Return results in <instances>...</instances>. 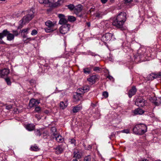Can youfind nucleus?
<instances>
[{
    "mask_svg": "<svg viewBox=\"0 0 161 161\" xmlns=\"http://www.w3.org/2000/svg\"><path fill=\"white\" fill-rule=\"evenodd\" d=\"M89 89V87L88 86H84L81 88L78 89L76 92V95L74 96V98L75 99V101H78L80 100L81 98V94L84 93L88 92Z\"/></svg>",
    "mask_w": 161,
    "mask_h": 161,
    "instance_id": "1",
    "label": "nucleus"
},
{
    "mask_svg": "<svg viewBox=\"0 0 161 161\" xmlns=\"http://www.w3.org/2000/svg\"><path fill=\"white\" fill-rule=\"evenodd\" d=\"M52 0H39V2L41 4H49L51 7H56L60 5L64 2V0H58L57 2H52Z\"/></svg>",
    "mask_w": 161,
    "mask_h": 161,
    "instance_id": "2",
    "label": "nucleus"
},
{
    "mask_svg": "<svg viewBox=\"0 0 161 161\" xmlns=\"http://www.w3.org/2000/svg\"><path fill=\"white\" fill-rule=\"evenodd\" d=\"M45 25L47 27L45 28L44 30L47 32H51L57 29L55 24L53 23L50 20H48L45 22Z\"/></svg>",
    "mask_w": 161,
    "mask_h": 161,
    "instance_id": "3",
    "label": "nucleus"
},
{
    "mask_svg": "<svg viewBox=\"0 0 161 161\" xmlns=\"http://www.w3.org/2000/svg\"><path fill=\"white\" fill-rule=\"evenodd\" d=\"M28 12L29 13V14L23 17L21 23H23L25 24V23H28L31 20L33 17L34 13L32 10H30L28 11Z\"/></svg>",
    "mask_w": 161,
    "mask_h": 161,
    "instance_id": "4",
    "label": "nucleus"
},
{
    "mask_svg": "<svg viewBox=\"0 0 161 161\" xmlns=\"http://www.w3.org/2000/svg\"><path fill=\"white\" fill-rule=\"evenodd\" d=\"M3 36H7V40L9 41H11L14 39V35L11 33L6 29L3 30L2 31Z\"/></svg>",
    "mask_w": 161,
    "mask_h": 161,
    "instance_id": "5",
    "label": "nucleus"
},
{
    "mask_svg": "<svg viewBox=\"0 0 161 161\" xmlns=\"http://www.w3.org/2000/svg\"><path fill=\"white\" fill-rule=\"evenodd\" d=\"M70 25L69 24H64L59 28L60 32L63 34L67 33L69 30Z\"/></svg>",
    "mask_w": 161,
    "mask_h": 161,
    "instance_id": "6",
    "label": "nucleus"
},
{
    "mask_svg": "<svg viewBox=\"0 0 161 161\" xmlns=\"http://www.w3.org/2000/svg\"><path fill=\"white\" fill-rule=\"evenodd\" d=\"M113 34L109 33H107L103 35L101 38L102 40L104 43L111 40L113 36Z\"/></svg>",
    "mask_w": 161,
    "mask_h": 161,
    "instance_id": "7",
    "label": "nucleus"
},
{
    "mask_svg": "<svg viewBox=\"0 0 161 161\" xmlns=\"http://www.w3.org/2000/svg\"><path fill=\"white\" fill-rule=\"evenodd\" d=\"M126 15L125 12H121L118 15L116 18L124 24L126 19Z\"/></svg>",
    "mask_w": 161,
    "mask_h": 161,
    "instance_id": "8",
    "label": "nucleus"
},
{
    "mask_svg": "<svg viewBox=\"0 0 161 161\" xmlns=\"http://www.w3.org/2000/svg\"><path fill=\"white\" fill-rule=\"evenodd\" d=\"M146 101L142 98H139L136 100L135 104L139 107H143L146 105Z\"/></svg>",
    "mask_w": 161,
    "mask_h": 161,
    "instance_id": "9",
    "label": "nucleus"
},
{
    "mask_svg": "<svg viewBox=\"0 0 161 161\" xmlns=\"http://www.w3.org/2000/svg\"><path fill=\"white\" fill-rule=\"evenodd\" d=\"M10 70L9 69L4 68L2 69H0V77L4 78L7 76Z\"/></svg>",
    "mask_w": 161,
    "mask_h": 161,
    "instance_id": "10",
    "label": "nucleus"
},
{
    "mask_svg": "<svg viewBox=\"0 0 161 161\" xmlns=\"http://www.w3.org/2000/svg\"><path fill=\"white\" fill-rule=\"evenodd\" d=\"M124 24L116 18L112 22L113 25L118 28H121Z\"/></svg>",
    "mask_w": 161,
    "mask_h": 161,
    "instance_id": "11",
    "label": "nucleus"
},
{
    "mask_svg": "<svg viewBox=\"0 0 161 161\" xmlns=\"http://www.w3.org/2000/svg\"><path fill=\"white\" fill-rule=\"evenodd\" d=\"M139 125V126H137V127L140 129V135L143 134L147 131V127L145 124H140Z\"/></svg>",
    "mask_w": 161,
    "mask_h": 161,
    "instance_id": "12",
    "label": "nucleus"
},
{
    "mask_svg": "<svg viewBox=\"0 0 161 161\" xmlns=\"http://www.w3.org/2000/svg\"><path fill=\"white\" fill-rule=\"evenodd\" d=\"M58 17L60 18V20L59 23L60 25H64V24H67V20L65 18L64 16L61 14H59Z\"/></svg>",
    "mask_w": 161,
    "mask_h": 161,
    "instance_id": "13",
    "label": "nucleus"
},
{
    "mask_svg": "<svg viewBox=\"0 0 161 161\" xmlns=\"http://www.w3.org/2000/svg\"><path fill=\"white\" fill-rule=\"evenodd\" d=\"M40 103V102L38 100L32 99L30 101L29 106L31 108H32L37 106Z\"/></svg>",
    "mask_w": 161,
    "mask_h": 161,
    "instance_id": "14",
    "label": "nucleus"
},
{
    "mask_svg": "<svg viewBox=\"0 0 161 161\" xmlns=\"http://www.w3.org/2000/svg\"><path fill=\"white\" fill-rule=\"evenodd\" d=\"M82 9V6L81 4H79L75 7L74 12L76 14L78 15L79 13L81 12Z\"/></svg>",
    "mask_w": 161,
    "mask_h": 161,
    "instance_id": "15",
    "label": "nucleus"
},
{
    "mask_svg": "<svg viewBox=\"0 0 161 161\" xmlns=\"http://www.w3.org/2000/svg\"><path fill=\"white\" fill-rule=\"evenodd\" d=\"M25 129L29 131L33 130L35 129V125L33 124H28L25 126Z\"/></svg>",
    "mask_w": 161,
    "mask_h": 161,
    "instance_id": "16",
    "label": "nucleus"
},
{
    "mask_svg": "<svg viewBox=\"0 0 161 161\" xmlns=\"http://www.w3.org/2000/svg\"><path fill=\"white\" fill-rule=\"evenodd\" d=\"M136 92V89L134 86H133L129 91L128 96L129 97H131L133 95H134Z\"/></svg>",
    "mask_w": 161,
    "mask_h": 161,
    "instance_id": "17",
    "label": "nucleus"
},
{
    "mask_svg": "<svg viewBox=\"0 0 161 161\" xmlns=\"http://www.w3.org/2000/svg\"><path fill=\"white\" fill-rule=\"evenodd\" d=\"M97 79V77L96 75H94L88 78L87 80L89 81L90 84H93L95 83Z\"/></svg>",
    "mask_w": 161,
    "mask_h": 161,
    "instance_id": "18",
    "label": "nucleus"
},
{
    "mask_svg": "<svg viewBox=\"0 0 161 161\" xmlns=\"http://www.w3.org/2000/svg\"><path fill=\"white\" fill-rule=\"evenodd\" d=\"M135 115H141L144 113V111L140 108H137L133 111Z\"/></svg>",
    "mask_w": 161,
    "mask_h": 161,
    "instance_id": "19",
    "label": "nucleus"
},
{
    "mask_svg": "<svg viewBox=\"0 0 161 161\" xmlns=\"http://www.w3.org/2000/svg\"><path fill=\"white\" fill-rule=\"evenodd\" d=\"M82 106L80 105H79L73 107L72 111L74 113H76L78 112L82 109Z\"/></svg>",
    "mask_w": 161,
    "mask_h": 161,
    "instance_id": "20",
    "label": "nucleus"
},
{
    "mask_svg": "<svg viewBox=\"0 0 161 161\" xmlns=\"http://www.w3.org/2000/svg\"><path fill=\"white\" fill-rule=\"evenodd\" d=\"M74 157L80 158L81 157V153L78 150H75L74 152Z\"/></svg>",
    "mask_w": 161,
    "mask_h": 161,
    "instance_id": "21",
    "label": "nucleus"
},
{
    "mask_svg": "<svg viewBox=\"0 0 161 161\" xmlns=\"http://www.w3.org/2000/svg\"><path fill=\"white\" fill-rule=\"evenodd\" d=\"M139 126V124L137 125L133 129V132L136 134L140 135V129L137 127V126Z\"/></svg>",
    "mask_w": 161,
    "mask_h": 161,
    "instance_id": "22",
    "label": "nucleus"
},
{
    "mask_svg": "<svg viewBox=\"0 0 161 161\" xmlns=\"http://www.w3.org/2000/svg\"><path fill=\"white\" fill-rule=\"evenodd\" d=\"M52 140H55L56 141H61L63 139V137L60 135L58 134L56 135V136H54L52 137Z\"/></svg>",
    "mask_w": 161,
    "mask_h": 161,
    "instance_id": "23",
    "label": "nucleus"
},
{
    "mask_svg": "<svg viewBox=\"0 0 161 161\" xmlns=\"http://www.w3.org/2000/svg\"><path fill=\"white\" fill-rule=\"evenodd\" d=\"M56 130V129L55 127H53L51 128V131L52 137L54 136H56V135L57 134Z\"/></svg>",
    "mask_w": 161,
    "mask_h": 161,
    "instance_id": "24",
    "label": "nucleus"
},
{
    "mask_svg": "<svg viewBox=\"0 0 161 161\" xmlns=\"http://www.w3.org/2000/svg\"><path fill=\"white\" fill-rule=\"evenodd\" d=\"M63 149L60 146L58 147L56 149V153L57 154L61 153L63 151Z\"/></svg>",
    "mask_w": 161,
    "mask_h": 161,
    "instance_id": "25",
    "label": "nucleus"
},
{
    "mask_svg": "<svg viewBox=\"0 0 161 161\" xmlns=\"http://www.w3.org/2000/svg\"><path fill=\"white\" fill-rule=\"evenodd\" d=\"M91 70L90 68H86L83 69V72L86 74H89L91 73Z\"/></svg>",
    "mask_w": 161,
    "mask_h": 161,
    "instance_id": "26",
    "label": "nucleus"
},
{
    "mask_svg": "<svg viewBox=\"0 0 161 161\" xmlns=\"http://www.w3.org/2000/svg\"><path fill=\"white\" fill-rule=\"evenodd\" d=\"M151 75L154 79L160 77H161V72L157 74H153Z\"/></svg>",
    "mask_w": 161,
    "mask_h": 161,
    "instance_id": "27",
    "label": "nucleus"
},
{
    "mask_svg": "<svg viewBox=\"0 0 161 161\" xmlns=\"http://www.w3.org/2000/svg\"><path fill=\"white\" fill-rule=\"evenodd\" d=\"M154 104L156 106H159L161 104V100L160 98H158L153 102Z\"/></svg>",
    "mask_w": 161,
    "mask_h": 161,
    "instance_id": "28",
    "label": "nucleus"
},
{
    "mask_svg": "<svg viewBox=\"0 0 161 161\" xmlns=\"http://www.w3.org/2000/svg\"><path fill=\"white\" fill-rule=\"evenodd\" d=\"M68 19L69 21L73 22L76 20V18L72 16H69L68 17Z\"/></svg>",
    "mask_w": 161,
    "mask_h": 161,
    "instance_id": "29",
    "label": "nucleus"
},
{
    "mask_svg": "<svg viewBox=\"0 0 161 161\" xmlns=\"http://www.w3.org/2000/svg\"><path fill=\"white\" fill-rule=\"evenodd\" d=\"M31 150L34 151H37L39 150L38 147H37L36 145H34L33 146H31Z\"/></svg>",
    "mask_w": 161,
    "mask_h": 161,
    "instance_id": "30",
    "label": "nucleus"
},
{
    "mask_svg": "<svg viewBox=\"0 0 161 161\" xmlns=\"http://www.w3.org/2000/svg\"><path fill=\"white\" fill-rule=\"evenodd\" d=\"M42 130L41 129L40 130L37 129L35 131V133L36 136H40L41 135V132Z\"/></svg>",
    "mask_w": 161,
    "mask_h": 161,
    "instance_id": "31",
    "label": "nucleus"
},
{
    "mask_svg": "<svg viewBox=\"0 0 161 161\" xmlns=\"http://www.w3.org/2000/svg\"><path fill=\"white\" fill-rule=\"evenodd\" d=\"M130 129H124L123 130H122L120 131H119V132L121 133H125L126 134H129L130 133Z\"/></svg>",
    "mask_w": 161,
    "mask_h": 161,
    "instance_id": "32",
    "label": "nucleus"
},
{
    "mask_svg": "<svg viewBox=\"0 0 161 161\" xmlns=\"http://www.w3.org/2000/svg\"><path fill=\"white\" fill-rule=\"evenodd\" d=\"M30 28H27L24 29H23L21 30V32L23 33H25L26 34H28L29 33V31L30 30Z\"/></svg>",
    "mask_w": 161,
    "mask_h": 161,
    "instance_id": "33",
    "label": "nucleus"
},
{
    "mask_svg": "<svg viewBox=\"0 0 161 161\" xmlns=\"http://www.w3.org/2000/svg\"><path fill=\"white\" fill-rule=\"evenodd\" d=\"M67 106V104H65L64 103V102H60V107L62 109H64L66 106Z\"/></svg>",
    "mask_w": 161,
    "mask_h": 161,
    "instance_id": "34",
    "label": "nucleus"
},
{
    "mask_svg": "<svg viewBox=\"0 0 161 161\" xmlns=\"http://www.w3.org/2000/svg\"><path fill=\"white\" fill-rule=\"evenodd\" d=\"M21 13L19 12L17 13H15L13 14V16L14 18H18L21 16Z\"/></svg>",
    "mask_w": 161,
    "mask_h": 161,
    "instance_id": "35",
    "label": "nucleus"
},
{
    "mask_svg": "<svg viewBox=\"0 0 161 161\" xmlns=\"http://www.w3.org/2000/svg\"><path fill=\"white\" fill-rule=\"evenodd\" d=\"M5 80L8 85L9 86L11 85V82L9 78L7 77L5 78Z\"/></svg>",
    "mask_w": 161,
    "mask_h": 161,
    "instance_id": "36",
    "label": "nucleus"
},
{
    "mask_svg": "<svg viewBox=\"0 0 161 161\" xmlns=\"http://www.w3.org/2000/svg\"><path fill=\"white\" fill-rule=\"evenodd\" d=\"M67 7L70 10H74L75 8V7L73 4H70L69 5L67 6Z\"/></svg>",
    "mask_w": 161,
    "mask_h": 161,
    "instance_id": "37",
    "label": "nucleus"
},
{
    "mask_svg": "<svg viewBox=\"0 0 161 161\" xmlns=\"http://www.w3.org/2000/svg\"><path fill=\"white\" fill-rule=\"evenodd\" d=\"M3 34L2 32L0 33V44H3L4 43V42L2 40V38H3Z\"/></svg>",
    "mask_w": 161,
    "mask_h": 161,
    "instance_id": "38",
    "label": "nucleus"
},
{
    "mask_svg": "<svg viewBox=\"0 0 161 161\" xmlns=\"http://www.w3.org/2000/svg\"><path fill=\"white\" fill-rule=\"evenodd\" d=\"M37 33V31L35 29L33 30L31 32V34L32 36H35Z\"/></svg>",
    "mask_w": 161,
    "mask_h": 161,
    "instance_id": "39",
    "label": "nucleus"
},
{
    "mask_svg": "<svg viewBox=\"0 0 161 161\" xmlns=\"http://www.w3.org/2000/svg\"><path fill=\"white\" fill-rule=\"evenodd\" d=\"M41 110V108L39 106L35 107V111L36 112H39Z\"/></svg>",
    "mask_w": 161,
    "mask_h": 161,
    "instance_id": "40",
    "label": "nucleus"
},
{
    "mask_svg": "<svg viewBox=\"0 0 161 161\" xmlns=\"http://www.w3.org/2000/svg\"><path fill=\"white\" fill-rule=\"evenodd\" d=\"M91 158L90 156H88L85 158L84 161H91Z\"/></svg>",
    "mask_w": 161,
    "mask_h": 161,
    "instance_id": "41",
    "label": "nucleus"
},
{
    "mask_svg": "<svg viewBox=\"0 0 161 161\" xmlns=\"http://www.w3.org/2000/svg\"><path fill=\"white\" fill-rule=\"evenodd\" d=\"M96 104L92 103L89 109L90 110H92L93 108L96 107Z\"/></svg>",
    "mask_w": 161,
    "mask_h": 161,
    "instance_id": "42",
    "label": "nucleus"
},
{
    "mask_svg": "<svg viewBox=\"0 0 161 161\" xmlns=\"http://www.w3.org/2000/svg\"><path fill=\"white\" fill-rule=\"evenodd\" d=\"M103 96H104L105 97L107 98L108 96V93L107 92H104L103 93Z\"/></svg>",
    "mask_w": 161,
    "mask_h": 161,
    "instance_id": "43",
    "label": "nucleus"
},
{
    "mask_svg": "<svg viewBox=\"0 0 161 161\" xmlns=\"http://www.w3.org/2000/svg\"><path fill=\"white\" fill-rule=\"evenodd\" d=\"M102 14L101 13H98L96 14V17L99 18H102Z\"/></svg>",
    "mask_w": 161,
    "mask_h": 161,
    "instance_id": "44",
    "label": "nucleus"
},
{
    "mask_svg": "<svg viewBox=\"0 0 161 161\" xmlns=\"http://www.w3.org/2000/svg\"><path fill=\"white\" fill-rule=\"evenodd\" d=\"M48 134V132L47 130L44 131L42 133V135L44 137L45 136H47Z\"/></svg>",
    "mask_w": 161,
    "mask_h": 161,
    "instance_id": "45",
    "label": "nucleus"
},
{
    "mask_svg": "<svg viewBox=\"0 0 161 161\" xmlns=\"http://www.w3.org/2000/svg\"><path fill=\"white\" fill-rule=\"evenodd\" d=\"M101 68L98 67H95L93 69V70L95 71H100Z\"/></svg>",
    "mask_w": 161,
    "mask_h": 161,
    "instance_id": "46",
    "label": "nucleus"
},
{
    "mask_svg": "<svg viewBox=\"0 0 161 161\" xmlns=\"http://www.w3.org/2000/svg\"><path fill=\"white\" fill-rule=\"evenodd\" d=\"M13 34L14 35V36H17L19 35V33L17 31H12Z\"/></svg>",
    "mask_w": 161,
    "mask_h": 161,
    "instance_id": "47",
    "label": "nucleus"
},
{
    "mask_svg": "<svg viewBox=\"0 0 161 161\" xmlns=\"http://www.w3.org/2000/svg\"><path fill=\"white\" fill-rule=\"evenodd\" d=\"M89 53V54L91 55L92 56H95L97 55L96 54H95V53L92 52L91 51H89L88 52Z\"/></svg>",
    "mask_w": 161,
    "mask_h": 161,
    "instance_id": "48",
    "label": "nucleus"
},
{
    "mask_svg": "<svg viewBox=\"0 0 161 161\" xmlns=\"http://www.w3.org/2000/svg\"><path fill=\"white\" fill-rule=\"evenodd\" d=\"M12 106L11 105H9L6 106V108L8 110H9L12 108Z\"/></svg>",
    "mask_w": 161,
    "mask_h": 161,
    "instance_id": "49",
    "label": "nucleus"
},
{
    "mask_svg": "<svg viewBox=\"0 0 161 161\" xmlns=\"http://www.w3.org/2000/svg\"><path fill=\"white\" fill-rule=\"evenodd\" d=\"M114 136H115L114 134L113 133H112L111 134L110 136V140H114V139H112V138H113Z\"/></svg>",
    "mask_w": 161,
    "mask_h": 161,
    "instance_id": "50",
    "label": "nucleus"
},
{
    "mask_svg": "<svg viewBox=\"0 0 161 161\" xmlns=\"http://www.w3.org/2000/svg\"><path fill=\"white\" fill-rule=\"evenodd\" d=\"M132 0H124L125 3H129L131 2Z\"/></svg>",
    "mask_w": 161,
    "mask_h": 161,
    "instance_id": "51",
    "label": "nucleus"
},
{
    "mask_svg": "<svg viewBox=\"0 0 161 161\" xmlns=\"http://www.w3.org/2000/svg\"><path fill=\"white\" fill-rule=\"evenodd\" d=\"M108 0H101V1L103 3H105Z\"/></svg>",
    "mask_w": 161,
    "mask_h": 161,
    "instance_id": "52",
    "label": "nucleus"
},
{
    "mask_svg": "<svg viewBox=\"0 0 161 161\" xmlns=\"http://www.w3.org/2000/svg\"><path fill=\"white\" fill-rule=\"evenodd\" d=\"M86 25H87V26L88 27H89L90 26L91 24H90V22H87L86 23Z\"/></svg>",
    "mask_w": 161,
    "mask_h": 161,
    "instance_id": "53",
    "label": "nucleus"
},
{
    "mask_svg": "<svg viewBox=\"0 0 161 161\" xmlns=\"http://www.w3.org/2000/svg\"><path fill=\"white\" fill-rule=\"evenodd\" d=\"M140 51H141V50L139 49V50L138 51V54H139V56H141L142 55V54L140 53Z\"/></svg>",
    "mask_w": 161,
    "mask_h": 161,
    "instance_id": "54",
    "label": "nucleus"
},
{
    "mask_svg": "<svg viewBox=\"0 0 161 161\" xmlns=\"http://www.w3.org/2000/svg\"><path fill=\"white\" fill-rule=\"evenodd\" d=\"M108 78L110 80H111L113 78V77L111 76H109L108 77Z\"/></svg>",
    "mask_w": 161,
    "mask_h": 161,
    "instance_id": "55",
    "label": "nucleus"
},
{
    "mask_svg": "<svg viewBox=\"0 0 161 161\" xmlns=\"http://www.w3.org/2000/svg\"><path fill=\"white\" fill-rule=\"evenodd\" d=\"M152 115H151V117H155V116H154V114H151Z\"/></svg>",
    "mask_w": 161,
    "mask_h": 161,
    "instance_id": "56",
    "label": "nucleus"
},
{
    "mask_svg": "<svg viewBox=\"0 0 161 161\" xmlns=\"http://www.w3.org/2000/svg\"><path fill=\"white\" fill-rule=\"evenodd\" d=\"M72 161H78V160H77V159L75 158V159H73Z\"/></svg>",
    "mask_w": 161,
    "mask_h": 161,
    "instance_id": "57",
    "label": "nucleus"
},
{
    "mask_svg": "<svg viewBox=\"0 0 161 161\" xmlns=\"http://www.w3.org/2000/svg\"><path fill=\"white\" fill-rule=\"evenodd\" d=\"M142 161H149L147 159H144L142 160Z\"/></svg>",
    "mask_w": 161,
    "mask_h": 161,
    "instance_id": "58",
    "label": "nucleus"
},
{
    "mask_svg": "<svg viewBox=\"0 0 161 161\" xmlns=\"http://www.w3.org/2000/svg\"><path fill=\"white\" fill-rule=\"evenodd\" d=\"M114 0H110V1L111 2L113 3L114 2Z\"/></svg>",
    "mask_w": 161,
    "mask_h": 161,
    "instance_id": "59",
    "label": "nucleus"
},
{
    "mask_svg": "<svg viewBox=\"0 0 161 161\" xmlns=\"http://www.w3.org/2000/svg\"><path fill=\"white\" fill-rule=\"evenodd\" d=\"M109 58V60H110V61H112V58Z\"/></svg>",
    "mask_w": 161,
    "mask_h": 161,
    "instance_id": "60",
    "label": "nucleus"
},
{
    "mask_svg": "<svg viewBox=\"0 0 161 161\" xmlns=\"http://www.w3.org/2000/svg\"><path fill=\"white\" fill-rule=\"evenodd\" d=\"M19 25H20V26H19V27H18V28H21V27H22V26H20L21 25H20V24H19Z\"/></svg>",
    "mask_w": 161,
    "mask_h": 161,
    "instance_id": "61",
    "label": "nucleus"
},
{
    "mask_svg": "<svg viewBox=\"0 0 161 161\" xmlns=\"http://www.w3.org/2000/svg\"><path fill=\"white\" fill-rule=\"evenodd\" d=\"M91 147H92V146L90 145V146H89V147H88L89 149L91 148Z\"/></svg>",
    "mask_w": 161,
    "mask_h": 161,
    "instance_id": "62",
    "label": "nucleus"
},
{
    "mask_svg": "<svg viewBox=\"0 0 161 161\" xmlns=\"http://www.w3.org/2000/svg\"><path fill=\"white\" fill-rule=\"evenodd\" d=\"M27 39L29 40L30 41L31 40V38H27Z\"/></svg>",
    "mask_w": 161,
    "mask_h": 161,
    "instance_id": "63",
    "label": "nucleus"
},
{
    "mask_svg": "<svg viewBox=\"0 0 161 161\" xmlns=\"http://www.w3.org/2000/svg\"><path fill=\"white\" fill-rule=\"evenodd\" d=\"M71 141H75V140L72 139H71Z\"/></svg>",
    "mask_w": 161,
    "mask_h": 161,
    "instance_id": "64",
    "label": "nucleus"
}]
</instances>
